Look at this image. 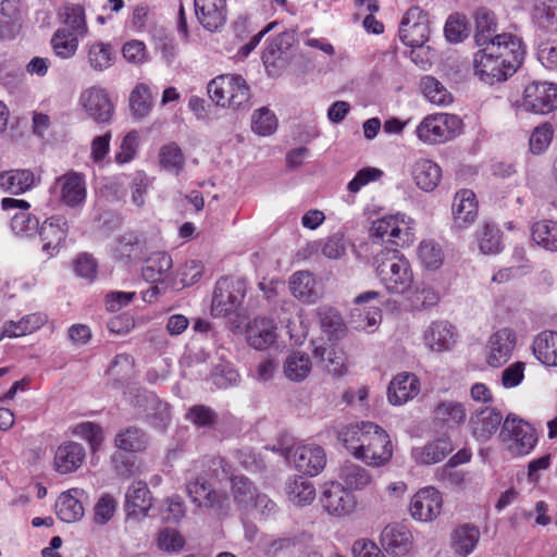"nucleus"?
<instances>
[{
    "label": "nucleus",
    "instance_id": "f257e3e1",
    "mask_svg": "<svg viewBox=\"0 0 557 557\" xmlns=\"http://www.w3.org/2000/svg\"><path fill=\"white\" fill-rule=\"evenodd\" d=\"M523 55L520 38L512 34H500L495 42L480 47L474 53V74L491 86L503 83L516 73Z\"/></svg>",
    "mask_w": 557,
    "mask_h": 557
},
{
    "label": "nucleus",
    "instance_id": "f03ea898",
    "mask_svg": "<svg viewBox=\"0 0 557 557\" xmlns=\"http://www.w3.org/2000/svg\"><path fill=\"white\" fill-rule=\"evenodd\" d=\"M211 458L205 463L197 461L186 471V492L197 507L214 511L219 516L230 512L231 503L224 492L212 487L210 480L216 478V472L210 469Z\"/></svg>",
    "mask_w": 557,
    "mask_h": 557
},
{
    "label": "nucleus",
    "instance_id": "7ed1b4c3",
    "mask_svg": "<svg viewBox=\"0 0 557 557\" xmlns=\"http://www.w3.org/2000/svg\"><path fill=\"white\" fill-rule=\"evenodd\" d=\"M208 95L221 107L245 109L250 99V89L245 78L237 74H222L208 84Z\"/></svg>",
    "mask_w": 557,
    "mask_h": 557
},
{
    "label": "nucleus",
    "instance_id": "20e7f679",
    "mask_svg": "<svg viewBox=\"0 0 557 557\" xmlns=\"http://www.w3.org/2000/svg\"><path fill=\"white\" fill-rule=\"evenodd\" d=\"M246 283L242 278L222 277L215 283L211 313L213 317L231 318L240 314Z\"/></svg>",
    "mask_w": 557,
    "mask_h": 557
},
{
    "label": "nucleus",
    "instance_id": "39448f33",
    "mask_svg": "<svg viewBox=\"0 0 557 557\" xmlns=\"http://www.w3.org/2000/svg\"><path fill=\"white\" fill-rule=\"evenodd\" d=\"M499 438L512 456H524L534 448L537 437L530 423L509 413L500 429Z\"/></svg>",
    "mask_w": 557,
    "mask_h": 557
},
{
    "label": "nucleus",
    "instance_id": "423d86ee",
    "mask_svg": "<svg viewBox=\"0 0 557 557\" xmlns=\"http://www.w3.org/2000/svg\"><path fill=\"white\" fill-rule=\"evenodd\" d=\"M379 430L380 426L372 422L350 424L339 431L338 438L356 458L362 459L366 462L371 459L370 463L381 466L383 463V457L374 453L369 456L370 444H366L368 436L371 433L377 434Z\"/></svg>",
    "mask_w": 557,
    "mask_h": 557
},
{
    "label": "nucleus",
    "instance_id": "0eeeda50",
    "mask_svg": "<svg viewBox=\"0 0 557 557\" xmlns=\"http://www.w3.org/2000/svg\"><path fill=\"white\" fill-rule=\"evenodd\" d=\"M388 273L385 276V289L394 295V299L385 300L392 302V311L400 308L403 300H406L405 294L410 289L413 275L409 261L403 256L394 253L392 259H388Z\"/></svg>",
    "mask_w": 557,
    "mask_h": 557
},
{
    "label": "nucleus",
    "instance_id": "6e6552de",
    "mask_svg": "<svg viewBox=\"0 0 557 557\" xmlns=\"http://www.w3.org/2000/svg\"><path fill=\"white\" fill-rule=\"evenodd\" d=\"M209 468L216 472V479L219 481L224 479L230 480L233 500L238 506H252L258 493L255 485L247 476L232 474L228 462L222 457H212Z\"/></svg>",
    "mask_w": 557,
    "mask_h": 557
},
{
    "label": "nucleus",
    "instance_id": "1a4fd4ad",
    "mask_svg": "<svg viewBox=\"0 0 557 557\" xmlns=\"http://www.w3.org/2000/svg\"><path fill=\"white\" fill-rule=\"evenodd\" d=\"M151 493L146 483L132 484L125 495V531L137 534L140 521L148 516L151 508Z\"/></svg>",
    "mask_w": 557,
    "mask_h": 557
},
{
    "label": "nucleus",
    "instance_id": "9d476101",
    "mask_svg": "<svg viewBox=\"0 0 557 557\" xmlns=\"http://www.w3.org/2000/svg\"><path fill=\"white\" fill-rule=\"evenodd\" d=\"M431 28L426 12L418 7L410 8L399 24V38L408 47H421L430 39Z\"/></svg>",
    "mask_w": 557,
    "mask_h": 557
},
{
    "label": "nucleus",
    "instance_id": "9b49d317",
    "mask_svg": "<svg viewBox=\"0 0 557 557\" xmlns=\"http://www.w3.org/2000/svg\"><path fill=\"white\" fill-rule=\"evenodd\" d=\"M460 124L456 115L437 113L424 117L417 126L418 138L428 145L444 143Z\"/></svg>",
    "mask_w": 557,
    "mask_h": 557
},
{
    "label": "nucleus",
    "instance_id": "f8f14e48",
    "mask_svg": "<svg viewBox=\"0 0 557 557\" xmlns=\"http://www.w3.org/2000/svg\"><path fill=\"white\" fill-rule=\"evenodd\" d=\"M50 193L70 208L79 207L85 202L87 195L85 176L82 173L69 171L54 180Z\"/></svg>",
    "mask_w": 557,
    "mask_h": 557
},
{
    "label": "nucleus",
    "instance_id": "ddd939ff",
    "mask_svg": "<svg viewBox=\"0 0 557 557\" xmlns=\"http://www.w3.org/2000/svg\"><path fill=\"white\" fill-rule=\"evenodd\" d=\"M319 502L322 508L334 517H345L354 512L356 497L339 482H326L321 486Z\"/></svg>",
    "mask_w": 557,
    "mask_h": 557
},
{
    "label": "nucleus",
    "instance_id": "4468645a",
    "mask_svg": "<svg viewBox=\"0 0 557 557\" xmlns=\"http://www.w3.org/2000/svg\"><path fill=\"white\" fill-rule=\"evenodd\" d=\"M521 107L533 113L546 114L557 108V84L533 82L523 91Z\"/></svg>",
    "mask_w": 557,
    "mask_h": 557
},
{
    "label": "nucleus",
    "instance_id": "2eb2a0df",
    "mask_svg": "<svg viewBox=\"0 0 557 557\" xmlns=\"http://www.w3.org/2000/svg\"><path fill=\"white\" fill-rule=\"evenodd\" d=\"M379 297V292L369 290L355 298V307L350 311V323L356 330H362L368 333L376 330L382 320V310L377 306L367 307L366 305Z\"/></svg>",
    "mask_w": 557,
    "mask_h": 557
},
{
    "label": "nucleus",
    "instance_id": "dca6fc26",
    "mask_svg": "<svg viewBox=\"0 0 557 557\" xmlns=\"http://www.w3.org/2000/svg\"><path fill=\"white\" fill-rule=\"evenodd\" d=\"M385 251L397 253L399 248L408 247L414 239L413 220L404 213L385 216Z\"/></svg>",
    "mask_w": 557,
    "mask_h": 557
},
{
    "label": "nucleus",
    "instance_id": "f3484780",
    "mask_svg": "<svg viewBox=\"0 0 557 557\" xmlns=\"http://www.w3.org/2000/svg\"><path fill=\"white\" fill-rule=\"evenodd\" d=\"M41 250L48 258L55 257L64 246L69 234V223L62 215H53L44 221L38 230Z\"/></svg>",
    "mask_w": 557,
    "mask_h": 557
},
{
    "label": "nucleus",
    "instance_id": "a211bd4d",
    "mask_svg": "<svg viewBox=\"0 0 557 557\" xmlns=\"http://www.w3.org/2000/svg\"><path fill=\"white\" fill-rule=\"evenodd\" d=\"M295 42V32L285 30L268 44L262 54V61L269 72H271V67L283 69L290 62Z\"/></svg>",
    "mask_w": 557,
    "mask_h": 557
},
{
    "label": "nucleus",
    "instance_id": "6ab92c4d",
    "mask_svg": "<svg viewBox=\"0 0 557 557\" xmlns=\"http://www.w3.org/2000/svg\"><path fill=\"white\" fill-rule=\"evenodd\" d=\"M442 506L440 492L432 486L423 487L413 496L410 513L414 520L430 522L441 515Z\"/></svg>",
    "mask_w": 557,
    "mask_h": 557
},
{
    "label": "nucleus",
    "instance_id": "aec40b11",
    "mask_svg": "<svg viewBox=\"0 0 557 557\" xmlns=\"http://www.w3.org/2000/svg\"><path fill=\"white\" fill-rule=\"evenodd\" d=\"M1 207L3 210H21L11 218V230L14 234L17 236L30 237L38 233L39 221L34 214L28 212L30 205L26 200L3 198L1 200Z\"/></svg>",
    "mask_w": 557,
    "mask_h": 557
},
{
    "label": "nucleus",
    "instance_id": "412c9836",
    "mask_svg": "<svg viewBox=\"0 0 557 557\" xmlns=\"http://www.w3.org/2000/svg\"><path fill=\"white\" fill-rule=\"evenodd\" d=\"M516 334L509 327H504L493 333L486 346V361L493 368L506 363L515 349Z\"/></svg>",
    "mask_w": 557,
    "mask_h": 557
},
{
    "label": "nucleus",
    "instance_id": "4be33fe9",
    "mask_svg": "<svg viewBox=\"0 0 557 557\" xmlns=\"http://www.w3.org/2000/svg\"><path fill=\"white\" fill-rule=\"evenodd\" d=\"M503 414L493 407H483L470 416L469 428L473 437L482 443L487 442L503 423Z\"/></svg>",
    "mask_w": 557,
    "mask_h": 557
},
{
    "label": "nucleus",
    "instance_id": "5701e85b",
    "mask_svg": "<svg viewBox=\"0 0 557 557\" xmlns=\"http://www.w3.org/2000/svg\"><path fill=\"white\" fill-rule=\"evenodd\" d=\"M195 15L199 24L213 33L226 23V0H194Z\"/></svg>",
    "mask_w": 557,
    "mask_h": 557
},
{
    "label": "nucleus",
    "instance_id": "b1692460",
    "mask_svg": "<svg viewBox=\"0 0 557 557\" xmlns=\"http://www.w3.org/2000/svg\"><path fill=\"white\" fill-rule=\"evenodd\" d=\"M81 102L95 122L109 123L111 121L114 107L104 89L90 87L82 94Z\"/></svg>",
    "mask_w": 557,
    "mask_h": 557
},
{
    "label": "nucleus",
    "instance_id": "393cba45",
    "mask_svg": "<svg viewBox=\"0 0 557 557\" xmlns=\"http://www.w3.org/2000/svg\"><path fill=\"white\" fill-rule=\"evenodd\" d=\"M453 228L462 231L472 225L478 218L475 194L470 189L456 193L451 207Z\"/></svg>",
    "mask_w": 557,
    "mask_h": 557
},
{
    "label": "nucleus",
    "instance_id": "a878e982",
    "mask_svg": "<svg viewBox=\"0 0 557 557\" xmlns=\"http://www.w3.org/2000/svg\"><path fill=\"white\" fill-rule=\"evenodd\" d=\"M293 461L299 472L315 476L326 465L325 450L315 444L300 445L293 453Z\"/></svg>",
    "mask_w": 557,
    "mask_h": 557
},
{
    "label": "nucleus",
    "instance_id": "bb28decb",
    "mask_svg": "<svg viewBox=\"0 0 557 557\" xmlns=\"http://www.w3.org/2000/svg\"><path fill=\"white\" fill-rule=\"evenodd\" d=\"M413 547V534L405 522L385 527V554L393 557L406 556Z\"/></svg>",
    "mask_w": 557,
    "mask_h": 557
},
{
    "label": "nucleus",
    "instance_id": "cd10ccee",
    "mask_svg": "<svg viewBox=\"0 0 557 557\" xmlns=\"http://www.w3.org/2000/svg\"><path fill=\"white\" fill-rule=\"evenodd\" d=\"M276 322L272 318L258 317L247 326L246 339L255 349H267L276 342Z\"/></svg>",
    "mask_w": 557,
    "mask_h": 557
},
{
    "label": "nucleus",
    "instance_id": "c85d7f7f",
    "mask_svg": "<svg viewBox=\"0 0 557 557\" xmlns=\"http://www.w3.org/2000/svg\"><path fill=\"white\" fill-rule=\"evenodd\" d=\"M420 393V382L412 373H400L389 383L387 388L388 401L401 406L417 397Z\"/></svg>",
    "mask_w": 557,
    "mask_h": 557
},
{
    "label": "nucleus",
    "instance_id": "c756f323",
    "mask_svg": "<svg viewBox=\"0 0 557 557\" xmlns=\"http://www.w3.org/2000/svg\"><path fill=\"white\" fill-rule=\"evenodd\" d=\"M85 456V448L82 444L66 442L60 445L55 451L54 467L60 473H71L81 467Z\"/></svg>",
    "mask_w": 557,
    "mask_h": 557
},
{
    "label": "nucleus",
    "instance_id": "7c9ffc66",
    "mask_svg": "<svg viewBox=\"0 0 557 557\" xmlns=\"http://www.w3.org/2000/svg\"><path fill=\"white\" fill-rule=\"evenodd\" d=\"M146 242L136 233L126 232L115 239L112 253L120 261H136L145 256Z\"/></svg>",
    "mask_w": 557,
    "mask_h": 557
},
{
    "label": "nucleus",
    "instance_id": "2f4dec72",
    "mask_svg": "<svg viewBox=\"0 0 557 557\" xmlns=\"http://www.w3.org/2000/svg\"><path fill=\"white\" fill-rule=\"evenodd\" d=\"M456 342L454 326L446 321L433 322L424 333V343L433 351L449 350Z\"/></svg>",
    "mask_w": 557,
    "mask_h": 557
},
{
    "label": "nucleus",
    "instance_id": "473e14b6",
    "mask_svg": "<svg viewBox=\"0 0 557 557\" xmlns=\"http://www.w3.org/2000/svg\"><path fill=\"white\" fill-rule=\"evenodd\" d=\"M412 178L416 185L423 191L434 190L441 182L442 169L430 159H419L412 166Z\"/></svg>",
    "mask_w": 557,
    "mask_h": 557
},
{
    "label": "nucleus",
    "instance_id": "72a5a7b5",
    "mask_svg": "<svg viewBox=\"0 0 557 557\" xmlns=\"http://www.w3.org/2000/svg\"><path fill=\"white\" fill-rule=\"evenodd\" d=\"M533 354L546 367H557V332L543 331L533 341Z\"/></svg>",
    "mask_w": 557,
    "mask_h": 557
},
{
    "label": "nucleus",
    "instance_id": "f704fd0d",
    "mask_svg": "<svg viewBox=\"0 0 557 557\" xmlns=\"http://www.w3.org/2000/svg\"><path fill=\"white\" fill-rule=\"evenodd\" d=\"M173 267L172 257L164 251L152 253L146 259L145 265L141 269V274L145 281L150 283L164 282L168 272Z\"/></svg>",
    "mask_w": 557,
    "mask_h": 557
},
{
    "label": "nucleus",
    "instance_id": "c9c22d12",
    "mask_svg": "<svg viewBox=\"0 0 557 557\" xmlns=\"http://www.w3.org/2000/svg\"><path fill=\"white\" fill-rule=\"evenodd\" d=\"M474 20H475V44L479 47L485 46L491 42L496 41V37L499 34L496 33L497 28V22L495 14L486 9V8H480L474 13Z\"/></svg>",
    "mask_w": 557,
    "mask_h": 557
},
{
    "label": "nucleus",
    "instance_id": "e433bc0d",
    "mask_svg": "<svg viewBox=\"0 0 557 557\" xmlns=\"http://www.w3.org/2000/svg\"><path fill=\"white\" fill-rule=\"evenodd\" d=\"M77 488L62 493L55 503L57 516L66 523L81 520L84 516V506L77 498Z\"/></svg>",
    "mask_w": 557,
    "mask_h": 557
},
{
    "label": "nucleus",
    "instance_id": "4c0bfd02",
    "mask_svg": "<svg viewBox=\"0 0 557 557\" xmlns=\"http://www.w3.org/2000/svg\"><path fill=\"white\" fill-rule=\"evenodd\" d=\"M453 451V445L448 438H438L422 447L414 448L412 456L418 463L433 465L442 461Z\"/></svg>",
    "mask_w": 557,
    "mask_h": 557
},
{
    "label": "nucleus",
    "instance_id": "58836bf2",
    "mask_svg": "<svg viewBox=\"0 0 557 557\" xmlns=\"http://www.w3.org/2000/svg\"><path fill=\"white\" fill-rule=\"evenodd\" d=\"M148 435L137 426H127L120 430L114 437V445L125 453H139L148 446Z\"/></svg>",
    "mask_w": 557,
    "mask_h": 557
},
{
    "label": "nucleus",
    "instance_id": "ea45409f",
    "mask_svg": "<svg viewBox=\"0 0 557 557\" xmlns=\"http://www.w3.org/2000/svg\"><path fill=\"white\" fill-rule=\"evenodd\" d=\"M532 21L548 33H557V0H534Z\"/></svg>",
    "mask_w": 557,
    "mask_h": 557
},
{
    "label": "nucleus",
    "instance_id": "a19ab883",
    "mask_svg": "<svg viewBox=\"0 0 557 557\" xmlns=\"http://www.w3.org/2000/svg\"><path fill=\"white\" fill-rule=\"evenodd\" d=\"M419 87L423 97L432 104L447 107L454 101L453 94L431 75L422 76Z\"/></svg>",
    "mask_w": 557,
    "mask_h": 557
},
{
    "label": "nucleus",
    "instance_id": "79ce46f5",
    "mask_svg": "<svg viewBox=\"0 0 557 557\" xmlns=\"http://www.w3.org/2000/svg\"><path fill=\"white\" fill-rule=\"evenodd\" d=\"M312 370V362L308 354L294 351L289 354L283 364V372L286 379L292 382L305 381Z\"/></svg>",
    "mask_w": 557,
    "mask_h": 557
},
{
    "label": "nucleus",
    "instance_id": "37998d69",
    "mask_svg": "<svg viewBox=\"0 0 557 557\" xmlns=\"http://www.w3.org/2000/svg\"><path fill=\"white\" fill-rule=\"evenodd\" d=\"M129 110L134 119L143 120L153 107V94L145 83H138L129 94Z\"/></svg>",
    "mask_w": 557,
    "mask_h": 557
},
{
    "label": "nucleus",
    "instance_id": "c03bdc74",
    "mask_svg": "<svg viewBox=\"0 0 557 557\" xmlns=\"http://www.w3.org/2000/svg\"><path fill=\"white\" fill-rule=\"evenodd\" d=\"M313 355L317 359L325 362V367L333 376L339 377L346 373V357L342 349L334 346L317 345L313 342Z\"/></svg>",
    "mask_w": 557,
    "mask_h": 557
},
{
    "label": "nucleus",
    "instance_id": "a18cd8bd",
    "mask_svg": "<svg viewBox=\"0 0 557 557\" xmlns=\"http://www.w3.org/2000/svg\"><path fill=\"white\" fill-rule=\"evenodd\" d=\"M34 184V173L30 170H11L0 173V187L10 194L20 195Z\"/></svg>",
    "mask_w": 557,
    "mask_h": 557
},
{
    "label": "nucleus",
    "instance_id": "49530a36",
    "mask_svg": "<svg viewBox=\"0 0 557 557\" xmlns=\"http://www.w3.org/2000/svg\"><path fill=\"white\" fill-rule=\"evenodd\" d=\"M290 292L302 302L311 304L318 299L315 290V280L308 271H298L294 273L289 281Z\"/></svg>",
    "mask_w": 557,
    "mask_h": 557
},
{
    "label": "nucleus",
    "instance_id": "de8ad7c7",
    "mask_svg": "<svg viewBox=\"0 0 557 557\" xmlns=\"http://www.w3.org/2000/svg\"><path fill=\"white\" fill-rule=\"evenodd\" d=\"M338 478L345 484L349 492L358 491L366 487L371 482V475L369 472L352 461H345L339 470Z\"/></svg>",
    "mask_w": 557,
    "mask_h": 557
},
{
    "label": "nucleus",
    "instance_id": "09e8293b",
    "mask_svg": "<svg viewBox=\"0 0 557 557\" xmlns=\"http://www.w3.org/2000/svg\"><path fill=\"white\" fill-rule=\"evenodd\" d=\"M531 238L540 247L557 251V222L541 220L531 226Z\"/></svg>",
    "mask_w": 557,
    "mask_h": 557
},
{
    "label": "nucleus",
    "instance_id": "8fccbe9b",
    "mask_svg": "<svg viewBox=\"0 0 557 557\" xmlns=\"http://www.w3.org/2000/svg\"><path fill=\"white\" fill-rule=\"evenodd\" d=\"M466 417L465 406L457 401H441L433 410L434 421L449 426L461 424L465 422Z\"/></svg>",
    "mask_w": 557,
    "mask_h": 557
},
{
    "label": "nucleus",
    "instance_id": "3c124183",
    "mask_svg": "<svg viewBox=\"0 0 557 557\" xmlns=\"http://www.w3.org/2000/svg\"><path fill=\"white\" fill-rule=\"evenodd\" d=\"M479 249L483 255L498 253L502 248V232L493 223H483L476 231Z\"/></svg>",
    "mask_w": 557,
    "mask_h": 557
},
{
    "label": "nucleus",
    "instance_id": "603ef678",
    "mask_svg": "<svg viewBox=\"0 0 557 557\" xmlns=\"http://www.w3.org/2000/svg\"><path fill=\"white\" fill-rule=\"evenodd\" d=\"M480 539L478 528L469 524L458 527L451 536L454 550L460 556L469 555L476 546Z\"/></svg>",
    "mask_w": 557,
    "mask_h": 557
},
{
    "label": "nucleus",
    "instance_id": "864d4df0",
    "mask_svg": "<svg viewBox=\"0 0 557 557\" xmlns=\"http://www.w3.org/2000/svg\"><path fill=\"white\" fill-rule=\"evenodd\" d=\"M61 17L69 33L83 38L87 34V24L84 8L79 4H65L62 8Z\"/></svg>",
    "mask_w": 557,
    "mask_h": 557
},
{
    "label": "nucleus",
    "instance_id": "5fc2aeb1",
    "mask_svg": "<svg viewBox=\"0 0 557 557\" xmlns=\"http://www.w3.org/2000/svg\"><path fill=\"white\" fill-rule=\"evenodd\" d=\"M288 499L297 506H306L312 503L315 497L313 484L302 476L288 481L286 486Z\"/></svg>",
    "mask_w": 557,
    "mask_h": 557
},
{
    "label": "nucleus",
    "instance_id": "6e6d98bb",
    "mask_svg": "<svg viewBox=\"0 0 557 557\" xmlns=\"http://www.w3.org/2000/svg\"><path fill=\"white\" fill-rule=\"evenodd\" d=\"M418 259L424 269L436 271L444 262V251L435 240L424 239L419 244Z\"/></svg>",
    "mask_w": 557,
    "mask_h": 557
},
{
    "label": "nucleus",
    "instance_id": "4d7b16f0",
    "mask_svg": "<svg viewBox=\"0 0 557 557\" xmlns=\"http://www.w3.org/2000/svg\"><path fill=\"white\" fill-rule=\"evenodd\" d=\"M44 323V319L39 314H28L23 317L18 322L9 321L3 325L2 337H20L38 330Z\"/></svg>",
    "mask_w": 557,
    "mask_h": 557
},
{
    "label": "nucleus",
    "instance_id": "13d9d810",
    "mask_svg": "<svg viewBox=\"0 0 557 557\" xmlns=\"http://www.w3.org/2000/svg\"><path fill=\"white\" fill-rule=\"evenodd\" d=\"M79 38L70 34L67 28H58L51 38V46L61 59L72 58L78 48Z\"/></svg>",
    "mask_w": 557,
    "mask_h": 557
},
{
    "label": "nucleus",
    "instance_id": "bf43d9fd",
    "mask_svg": "<svg viewBox=\"0 0 557 557\" xmlns=\"http://www.w3.org/2000/svg\"><path fill=\"white\" fill-rule=\"evenodd\" d=\"M88 63L95 71L101 72L114 63V51L111 45L96 42L89 46Z\"/></svg>",
    "mask_w": 557,
    "mask_h": 557
},
{
    "label": "nucleus",
    "instance_id": "052dcab7",
    "mask_svg": "<svg viewBox=\"0 0 557 557\" xmlns=\"http://www.w3.org/2000/svg\"><path fill=\"white\" fill-rule=\"evenodd\" d=\"M363 215L373 244H381L383 240V207L376 202L368 203L364 207Z\"/></svg>",
    "mask_w": 557,
    "mask_h": 557
},
{
    "label": "nucleus",
    "instance_id": "680f3d73",
    "mask_svg": "<svg viewBox=\"0 0 557 557\" xmlns=\"http://www.w3.org/2000/svg\"><path fill=\"white\" fill-rule=\"evenodd\" d=\"M160 165L168 172L178 174L185 164V157L182 149L175 144L170 143L160 148Z\"/></svg>",
    "mask_w": 557,
    "mask_h": 557
},
{
    "label": "nucleus",
    "instance_id": "e2e57ef3",
    "mask_svg": "<svg viewBox=\"0 0 557 557\" xmlns=\"http://www.w3.org/2000/svg\"><path fill=\"white\" fill-rule=\"evenodd\" d=\"M408 300V304L403 300V305H400V307L412 310L426 309L437 305L440 301V294L435 288L423 285L417 288Z\"/></svg>",
    "mask_w": 557,
    "mask_h": 557
},
{
    "label": "nucleus",
    "instance_id": "0e129e2a",
    "mask_svg": "<svg viewBox=\"0 0 557 557\" xmlns=\"http://www.w3.org/2000/svg\"><path fill=\"white\" fill-rule=\"evenodd\" d=\"M209 380L218 388L226 389L236 386L240 376L231 363L221 362L212 369Z\"/></svg>",
    "mask_w": 557,
    "mask_h": 557
},
{
    "label": "nucleus",
    "instance_id": "69168bd1",
    "mask_svg": "<svg viewBox=\"0 0 557 557\" xmlns=\"http://www.w3.org/2000/svg\"><path fill=\"white\" fill-rule=\"evenodd\" d=\"M319 322L322 331L331 337H338L343 332L344 323L338 311L331 307L318 309Z\"/></svg>",
    "mask_w": 557,
    "mask_h": 557
},
{
    "label": "nucleus",
    "instance_id": "338daca9",
    "mask_svg": "<svg viewBox=\"0 0 557 557\" xmlns=\"http://www.w3.org/2000/svg\"><path fill=\"white\" fill-rule=\"evenodd\" d=\"M277 128V119L273 112L263 107L251 116V129L260 136H269Z\"/></svg>",
    "mask_w": 557,
    "mask_h": 557
},
{
    "label": "nucleus",
    "instance_id": "774afa93",
    "mask_svg": "<svg viewBox=\"0 0 557 557\" xmlns=\"http://www.w3.org/2000/svg\"><path fill=\"white\" fill-rule=\"evenodd\" d=\"M554 137V128L549 123L536 126L529 140L530 151L533 154L543 153L550 145Z\"/></svg>",
    "mask_w": 557,
    "mask_h": 557
}]
</instances>
